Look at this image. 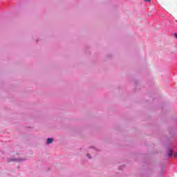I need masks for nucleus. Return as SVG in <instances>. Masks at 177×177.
<instances>
[{
	"mask_svg": "<svg viewBox=\"0 0 177 177\" xmlns=\"http://www.w3.org/2000/svg\"><path fill=\"white\" fill-rule=\"evenodd\" d=\"M53 142V138H48L47 139V145H49Z\"/></svg>",
	"mask_w": 177,
	"mask_h": 177,
	"instance_id": "nucleus-1",
	"label": "nucleus"
},
{
	"mask_svg": "<svg viewBox=\"0 0 177 177\" xmlns=\"http://www.w3.org/2000/svg\"><path fill=\"white\" fill-rule=\"evenodd\" d=\"M168 154H169V157L172 156V151H169Z\"/></svg>",
	"mask_w": 177,
	"mask_h": 177,
	"instance_id": "nucleus-2",
	"label": "nucleus"
},
{
	"mask_svg": "<svg viewBox=\"0 0 177 177\" xmlns=\"http://www.w3.org/2000/svg\"><path fill=\"white\" fill-rule=\"evenodd\" d=\"M174 37H175V38H176V39H177V33H174Z\"/></svg>",
	"mask_w": 177,
	"mask_h": 177,
	"instance_id": "nucleus-3",
	"label": "nucleus"
},
{
	"mask_svg": "<svg viewBox=\"0 0 177 177\" xmlns=\"http://www.w3.org/2000/svg\"><path fill=\"white\" fill-rule=\"evenodd\" d=\"M145 2H150V0H145Z\"/></svg>",
	"mask_w": 177,
	"mask_h": 177,
	"instance_id": "nucleus-4",
	"label": "nucleus"
},
{
	"mask_svg": "<svg viewBox=\"0 0 177 177\" xmlns=\"http://www.w3.org/2000/svg\"><path fill=\"white\" fill-rule=\"evenodd\" d=\"M174 157H177V152L174 154Z\"/></svg>",
	"mask_w": 177,
	"mask_h": 177,
	"instance_id": "nucleus-5",
	"label": "nucleus"
},
{
	"mask_svg": "<svg viewBox=\"0 0 177 177\" xmlns=\"http://www.w3.org/2000/svg\"><path fill=\"white\" fill-rule=\"evenodd\" d=\"M87 156H88V158H91V156L90 155H87Z\"/></svg>",
	"mask_w": 177,
	"mask_h": 177,
	"instance_id": "nucleus-6",
	"label": "nucleus"
}]
</instances>
